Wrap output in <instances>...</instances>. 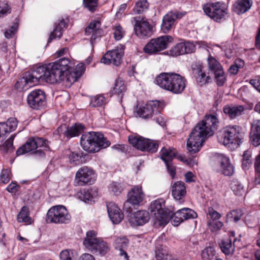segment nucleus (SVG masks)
Returning a JSON list of instances; mask_svg holds the SVG:
<instances>
[{
  "instance_id": "f8f14e48",
  "label": "nucleus",
  "mask_w": 260,
  "mask_h": 260,
  "mask_svg": "<svg viewBox=\"0 0 260 260\" xmlns=\"http://www.w3.org/2000/svg\"><path fill=\"white\" fill-rule=\"evenodd\" d=\"M145 194L141 185L134 186L128 192L127 201L124 203L123 207L126 212H131L132 209L129 205H139L143 201Z\"/></svg>"
},
{
  "instance_id": "864d4df0",
  "label": "nucleus",
  "mask_w": 260,
  "mask_h": 260,
  "mask_svg": "<svg viewBox=\"0 0 260 260\" xmlns=\"http://www.w3.org/2000/svg\"><path fill=\"white\" fill-rule=\"evenodd\" d=\"M5 124L7 125L5 130L7 131V133H8L15 130L17 126V121L15 118L11 117L7 122H5Z\"/></svg>"
},
{
  "instance_id": "72a5a7b5",
  "label": "nucleus",
  "mask_w": 260,
  "mask_h": 260,
  "mask_svg": "<svg viewBox=\"0 0 260 260\" xmlns=\"http://www.w3.org/2000/svg\"><path fill=\"white\" fill-rule=\"evenodd\" d=\"M86 154L79 151L78 152H71L69 154V159L71 164L74 165H79L85 162Z\"/></svg>"
},
{
  "instance_id": "603ef678",
  "label": "nucleus",
  "mask_w": 260,
  "mask_h": 260,
  "mask_svg": "<svg viewBox=\"0 0 260 260\" xmlns=\"http://www.w3.org/2000/svg\"><path fill=\"white\" fill-rule=\"evenodd\" d=\"M244 62L243 60L241 59H237L236 60L235 64L232 65L229 69V72L231 75L236 74L239 71V69L243 67Z\"/></svg>"
},
{
  "instance_id": "f03ea898",
  "label": "nucleus",
  "mask_w": 260,
  "mask_h": 260,
  "mask_svg": "<svg viewBox=\"0 0 260 260\" xmlns=\"http://www.w3.org/2000/svg\"><path fill=\"white\" fill-rule=\"evenodd\" d=\"M45 68L47 69V76L51 80V82H47L49 84L62 81L70 86L79 78L68 58H61L54 62L45 64Z\"/></svg>"
},
{
  "instance_id": "79ce46f5",
  "label": "nucleus",
  "mask_w": 260,
  "mask_h": 260,
  "mask_svg": "<svg viewBox=\"0 0 260 260\" xmlns=\"http://www.w3.org/2000/svg\"><path fill=\"white\" fill-rule=\"evenodd\" d=\"M149 7L147 0H137L134 11L137 14H141L146 11Z\"/></svg>"
},
{
  "instance_id": "dca6fc26",
  "label": "nucleus",
  "mask_w": 260,
  "mask_h": 260,
  "mask_svg": "<svg viewBox=\"0 0 260 260\" xmlns=\"http://www.w3.org/2000/svg\"><path fill=\"white\" fill-rule=\"evenodd\" d=\"M45 92L40 89H36L30 92L27 95V102L32 109H40L45 105Z\"/></svg>"
},
{
  "instance_id": "3c124183",
  "label": "nucleus",
  "mask_w": 260,
  "mask_h": 260,
  "mask_svg": "<svg viewBox=\"0 0 260 260\" xmlns=\"http://www.w3.org/2000/svg\"><path fill=\"white\" fill-rule=\"evenodd\" d=\"M11 177V171L7 169H3L2 170L0 174V182L7 184L10 181Z\"/></svg>"
},
{
  "instance_id": "de8ad7c7",
  "label": "nucleus",
  "mask_w": 260,
  "mask_h": 260,
  "mask_svg": "<svg viewBox=\"0 0 260 260\" xmlns=\"http://www.w3.org/2000/svg\"><path fill=\"white\" fill-rule=\"evenodd\" d=\"M106 103V100L103 95H97L90 99V105L92 107H101Z\"/></svg>"
},
{
  "instance_id": "a19ab883",
  "label": "nucleus",
  "mask_w": 260,
  "mask_h": 260,
  "mask_svg": "<svg viewBox=\"0 0 260 260\" xmlns=\"http://www.w3.org/2000/svg\"><path fill=\"white\" fill-rule=\"evenodd\" d=\"M123 188V185L117 182H113L108 186L109 192L114 195H118L121 193Z\"/></svg>"
},
{
  "instance_id": "4d7b16f0",
  "label": "nucleus",
  "mask_w": 260,
  "mask_h": 260,
  "mask_svg": "<svg viewBox=\"0 0 260 260\" xmlns=\"http://www.w3.org/2000/svg\"><path fill=\"white\" fill-rule=\"evenodd\" d=\"M15 135H12L3 144L4 150L6 152L12 151L14 150L13 141Z\"/></svg>"
},
{
  "instance_id": "cd10ccee",
  "label": "nucleus",
  "mask_w": 260,
  "mask_h": 260,
  "mask_svg": "<svg viewBox=\"0 0 260 260\" xmlns=\"http://www.w3.org/2000/svg\"><path fill=\"white\" fill-rule=\"evenodd\" d=\"M101 238L98 237L96 232L93 230L89 231L86 234V237L83 243V245L89 251H93Z\"/></svg>"
},
{
  "instance_id": "a211bd4d",
  "label": "nucleus",
  "mask_w": 260,
  "mask_h": 260,
  "mask_svg": "<svg viewBox=\"0 0 260 260\" xmlns=\"http://www.w3.org/2000/svg\"><path fill=\"white\" fill-rule=\"evenodd\" d=\"M185 15V13L179 11H170L166 14L162 19L161 25V29L164 33L168 32L174 25L177 19L182 18Z\"/></svg>"
},
{
  "instance_id": "37998d69",
  "label": "nucleus",
  "mask_w": 260,
  "mask_h": 260,
  "mask_svg": "<svg viewBox=\"0 0 260 260\" xmlns=\"http://www.w3.org/2000/svg\"><path fill=\"white\" fill-rule=\"evenodd\" d=\"M125 86L123 80L118 79L116 80L114 86L112 89L113 94L120 95L125 90Z\"/></svg>"
},
{
  "instance_id": "49530a36",
  "label": "nucleus",
  "mask_w": 260,
  "mask_h": 260,
  "mask_svg": "<svg viewBox=\"0 0 260 260\" xmlns=\"http://www.w3.org/2000/svg\"><path fill=\"white\" fill-rule=\"evenodd\" d=\"M215 255V251L213 247L209 246L205 248L202 253L203 260H212Z\"/></svg>"
},
{
  "instance_id": "2eb2a0df",
  "label": "nucleus",
  "mask_w": 260,
  "mask_h": 260,
  "mask_svg": "<svg viewBox=\"0 0 260 260\" xmlns=\"http://www.w3.org/2000/svg\"><path fill=\"white\" fill-rule=\"evenodd\" d=\"M95 179L94 171L86 166L81 168L76 173L75 181L78 186L91 184Z\"/></svg>"
},
{
  "instance_id": "c03bdc74",
  "label": "nucleus",
  "mask_w": 260,
  "mask_h": 260,
  "mask_svg": "<svg viewBox=\"0 0 260 260\" xmlns=\"http://www.w3.org/2000/svg\"><path fill=\"white\" fill-rule=\"evenodd\" d=\"M242 215V210L239 209L233 210L226 215V222H236L240 220Z\"/></svg>"
},
{
  "instance_id": "338daca9",
  "label": "nucleus",
  "mask_w": 260,
  "mask_h": 260,
  "mask_svg": "<svg viewBox=\"0 0 260 260\" xmlns=\"http://www.w3.org/2000/svg\"><path fill=\"white\" fill-rule=\"evenodd\" d=\"M208 224L212 231L218 230L223 225L222 222L220 221H216L213 223H211L210 222H208Z\"/></svg>"
},
{
  "instance_id": "9b49d317",
  "label": "nucleus",
  "mask_w": 260,
  "mask_h": 260,
  "mask_svg": "<svg viewBox=\"0 0 260 260\" xmlns=\"http://www.w3.org/2000/svg\"><path fill=\"white\" fill-rule=\"evenodd\" d=\"M129 143L136 148L143 151L154 153L158 147L157 141L145 139L139 136H131L128 137Z\"/></svg>"
},
{
  "instance_id": "423d86ee",
  "label": "nucleus",
  "mask_w": 260,
  "mask_h": 260,
  "mask_svg": "<svg viewBox=\"0 0 260 260\" xmlns=\"http://www.w3.org/2000/svg\"><path fill=\"white\" fill-rule=\"evenodd\" d=\"M218 142L231 150L238 148L242 143L241 127L229 125L221 130L217 136Z\"/></svg>"
},
{
  "instance_id": "bb28decb",
  "label": "nucleus",
  "mask_w": 260,
  "mask_h": 260,
  "mask_svg": "<svg viewBox=\"0 0 260 260\" xmlns=\"http://www.w3.org/2000/svg\"><path fill=\"white\" fill-rule=\"evenodd\" d=\"M194 49L192 44L189 42L180 43L172 47L169 51L172 56H178L185 53H191Z\"/></svg>"
},
{
  "instance_id": "69168bd1",
  "label": "nucleus",
  "mask_w": 260,
  "mask_h": 260,
  "mask_svg": "<svg viewBox=\"0 0 260 260\" xmlns=\"http://www.w3.org/2000/svg\"><path fill=\"white\" fill-rule=\"evenodd\" d=\"M165 164L169 173L172 178H174L176 174L175 167L172 165L171 161Z\"/></svg>"
},
{
  "instance_id": "5fc2aeb1",
  "label": "nucleus",
  "mask_w": 260,
  "mask_h": 260,
  "mask_svg": "<svg viewBox=\"0 0 260 260\" xmlns=\"http://www.w3.org/2000/svg\"><path fill=\"white\" fill-rule=\"evenodd\" d=\"M83 6L90 12H94L98 6V0H83Z\"/></svg>"
},
{
  "instance_id": "39448f33",
  "label": "nucleus",
  "mask_w": 260,
  "mask_h": 260,
  "mask_svg": "<svg viewBox=\"0 0 260 260\" xmlns=\"http://www.w3.org/2000/svg\"><path fill=\"white\" fill-rule=\"evenodd\" d=\"M110 144V142L99 132H90L83 135L81 138V146L88 152H98L101 149L107 148Z\"/></svg>"
},
{
  "instance_id": "09e8293b",
  "label": "nucleus",
  "mask_w": 260,
  "mask_h": 260,
  "mask_svg": "<svg viewBox=\"0 0 260 260\" xmlns=\"http://www.w3.org/2000/svg\"><path fill=\"white\" fill-rule=\"evenodd\" d=\"M75 251L71 249L62 250L59 255L60 260H75Z\"/></svg>"
},
{
  "instance_id": "052dcab7",
  "label": "nucleus",
  "mask_w": 260,
  "mask_h": 260,
  "mask_svg": "<svg viewBox=\"0 0 260 260\" xmlns=\"http://www.w3.org/2000/svg\"><path fill=\"white\" fill-rule=\"evenodd\" d=\"M48 147L46 149L44 147H41L38 148L37 150H34L31 154L34 156L36 158L40 159L44 158L45 157V153L44 152L45 150H47Z\"/></svg>"
},
{
  "instance_id": "a18cd8bd",
  "label": "nucleus",
  "mask_w": 260,
  "mask_h": 260,
  "mask_svg": "<svg viewBox=\"0 0 260 260\" xmlns=\"http://www.w3.org/2000/svg\"><path fill=\"white\" fill-rule=\"evenodd\" d=\"M208 63L209 69L214 73L223 69L220 63L213 56H210L208 58Z\"/></svg>"
},
{
  "instance_id": "13d9d810",
  "label": "nucleus",
  "mask_w": 260,
  "mask_h": 260,
  "mask_svg": "<svg viewBox=\"0 0 260 260\" xmlns=\"http://www.w3.org/2000/svg\"><path fill=\"white\" fill-rule=\"evenodd\" d=\"M255 181L260 184V153L256 157L255 162Z\"/></svg>"
},
{
  "instance_id": "0eeeda50",
  "label": "nucleus",
  "mask_w": 260,
  "mask_h": 260,
  "mask_svg": "<svg viewBox=\"0 0 260 260\" xmlns=\"http://www.w3.org/2000/svg\"><path fill=\"white\" fill-rule=\"evenodd\" d=\"M149 210L154 215V223L159 226L166 225L172 216V212L165 208V201L162 199L152 202Z\"/></svg>"
},
{
  "instance_id": "e2e57ef3",
  "label": "nucleus",
  "mask_w": 260,
  "mask_h": 260,
  "mask_svg": "<svg viewBox=\"0 0 260 260\" xmlns=\"http://www.w3.org/2000/svg\"><path fill=\"white\" fill-rule=\"evenodd\" d=\"M208 215L213 220L219 219L221 217V215L218 212L215 211L213 208H208Z\"/></svg>"
},
{
  "instance_id": "4c0bfd02",
  "label": "nucleus",
  "mask_w": 260,
  "mask_h": 260,
  "mask_svg": "<svg viewBox=\"0 0 260 260\" xmlns=\"http://www.w3.org/2000/svg\"><path fill=\"white\" fill-rule=\"evenodd\" d=\"M67 27V23L62 20L58 23V25L54 29L53 31L51 33L48 42H50L56 38H60L63 31V28Z\"/></svg>"
},
{
  "instance_id": "6e6552de",
  "label": "nucleus",
  "mask_w": 260,
  "mask_h": 260,
  "mask_svg": "<svg viewBox=\"0 0 260 260\" xmlns=\"http://www.w3.org/2000/svg\"><path fill=\"white\" fill-rule=\"evenodd\" d=\"M71 219V216L67 208L62 205L55 206L48 211L46 221L58 224L68 223Z\"/></svg>"
},
{
  "instance_id": "8fccbe9b",
  "label": "nucleus",
  "mask_w": 260,
  "mask_h": 260,
  "mask_svg": "<svg viewBox=\"0 0 260 260\" xmlns=\"http://www.w3.org/2000/svg\"><path fill=\"white\" fill-rule=\"evenodd\" d=\"M215 75V80L219 86H222L223 85L226 81V77L223 70H219L217 72L214 73Z\"/></svg>"
},
{
  "instance_id": "7ed1b4c3",
  "label": "nucleus",
  "mask_w": 260,
  "mask_h": 260,
  "mask_svg": "<svg viewBox=\"0 0 260 260\" xmlns=\"http://www.w3.org/2000/svg\"><path fill=\"white\" fill-rule=\"evenodd\" d=\"M156 84L160 88L174 94H179L184 90L186 80L180 75L173 73H162L157 76Z\"/></svg>"
},
{
  "instance_id": "0e129e2a",
  "label": "nucleus",
  "mask_w": 260,
  "mask_h": 260,
  "mask_svg": "<svg viewBox=\"0 0 260 260\" xmlns=\"http://www.w3.org/2000/svg\"><path fill=\"white\" fill-rule=\"evenodd\" d=\"M74 72H76V74L80 78L83 74V73L84 72L85 70V67L83 63H79L76 66L75 68H74Z\"/></svg>"
},
{
  "instance_id": "ea45409f",
  "label": "nucleus",
  "mask_w": 260,
  "mask_h": 260,
  "mask_svg": "<svg viewBox=\"0 0 260 260\" xmlns=\"http://www.w3.org/2000/svg\"><path fill=\"white\" fill-rule=\"evenodd\" d=\"M231 187L234 193L237 196H241L246 192L243 185L237 180L232 181Z\"/></svg>"
},
{
  "instance_id": "f3484780",
  "label": "nucleus",
  "mask_w": 260,
  "mask_h": 260,
  "mask_svg": "<svg viewBox=\"0 0 260 260\" xmlns=\"http://www.w3.org/2000/svg\"><path fill=\"white\" fill-rule=\"evenodd\" d=\"M159 102L158 101H150L137 109V115L144 119L149 118L152 117L153 114L159 112Z\"/></svg>"
},
{
  "instance_id": "4be33fe9",
  "label": "nucleus",
  "mask_w": 260,
  "mask_h": 260,
  "mask_svg": "<svg viewBox=\"0 0 260 260\" xmlns=\"http://www.w3.org/2000/svg\"><path fill=\"white\" fill-rule=\"evenodd\" d=\"M84 126L81 124H75L71 127H67L66 124L60 126L57 128L59 135H63L68 138L78 136L83 131Z\"/></svg>"
},
{
  "instance_id": "6ab92c4d",
  "label": "nucleus",
  "mask_w": 260,
  "mask_h": 260,
  "mask_svg": "<svg viewBox=\"0 0 260 260\" xmlns=\"http://www.w3.org/2000/svg\"><path fill=\"white\" fill-rule=\"evenodd\" d=\"M135 19L136 23L134 29L136 35L140 38L150 37L151 35L152 28L149 22L144 18Z\"/></svg>"
},
{
  "instance_id": "c756f323",
  "label": "nucleus",
  "mask_w": 260,
  "mask_h": 260,
  "mask_svg": "<svg viewBox=\"0 0 260 260\" xmlns=\"http://www.w3.org/2000/svg\"><path fill=\"white\" fill-rule=\"evenodd\" d=\"M101 22L98 20H94L90 22L85 28V33L87 35H91V39L95 40L101 34Z\"/></svg>"
},
{
  "instance_id": "c9c22d12",
  "label": "nucleus",
  "mask_w": 260,
  "mask_h": 260,
  "mask_svg": "<svg viewBox=\"0 0 260 260\" xmlns=\"http://www.w3.org/2000/svg\"><path fill=\"white\" fill-rule=\"evenodd\" d=\"M219 245L222 252L226 255H231L233 253L235 247L232 244L231 239H223L221 241Z\"/></svg>"
},
{
  "instance_id": "4468645a",
  "label": "nucleus",
  "mask_w": 260,
  "mask_h": 260,
  "mask_svg": "<svg viewBox=\"0 0 260 260\" xmlns=\"http://www.w3.org/2000/svg\"><path fill=\"white\" fill-rule=\"evenodd\" d=\"M123 54L124 48L120 45L114 49L108 51L101 58V61L104 64H113L115 66H118L121 63Z\"/></svg>"
},
{
  "instance_id": "bf43d9fd",
  "label": "nucleus",
  "mask_w": 260,
  "mask_h": 260,
  "mask_svg": "<svg viewBox=\"0 0 260 260\" xmlns=\"http://www.w3.org/2000/svg\"><path fill=\"white\" fill-rule=\"evenodd\" d=\"M98 196V191L96 189L91 188L85 192L84 198L87 200H91Z\"/></svg>"
},
{
  "instance_id": "5701e85b",
  "label": "nucleus",
  "mask_w": 260,
  "mask_h": 260,
  "mask_svg": "<svg viewBox=\"0 0 260 260\" xmlns=\"http://www.w3.org/2000/svg\"><path fill=\"white\" fill-rule=\"evenodd\" d=\"M215 162L220 167L221 171L226 176L232 175L234 168L230 163V159L222 154H218L215 157Z\"/></svg>"
},
{
  "instance_id": "7c9ffc66",
  "label": "nucleus",
  "mask_w": 260,
  "mask_h": 260,
  "mask_svg": "<svg viewBox=\"0 0 260 260\" xmlns=\"http://www.w3.org/2000/svg\"><path fill=\"white\" fill-rule=\"evenodd\" d=\"M197 67L196 69L192 68V73L196 78L197 82L201 86H203L208 83L211 78L209 76L206 75L201 66Z\"/></svg>"
},
{
  "instance_id": "2f4dec72",
  "label": "nucleus",
  "mask_w": 260,
  "mask_h": 260,
  "mask_svg": "<svg viewBox=\"0 0 260 260\" xmlns=\"http://www.w3.org/2000/svg\"><path fill=\"white\" fill-rule=\"evenodd\" d=\"M244 110L245 108L242 105H226L223 108L224 113L231 119L235 118L241 115Z\"/></svg>"
},
{
  "instance_id": "473e14b6",
  "label": "nucleus",
  "mask_w": 260,
  "mask_h": 260,
  "mask_svg": "<svg viewBox=\"0 0 260 260\" xmlns=\"http://www.w3.org/2000/svg\"><path fill=\"white\" fill-rule=\"evenodd\" d=\"M251 0H237L233 6L234 11L238 14L247 12L251 7Z\"/></svg>"
},
{
  "instance_id": "9d476101",
  "label": "nucleus",
  "mask_w": 260,
  "mask_h": 260,
  "mask_svg": "<svg viewBox=\"0 0 260 260\" xmlns=\"http://www.w3.org/2000/svg\"><path fill=\"white\" fill-rule=\"evenodd\" d=\"M204 13L211 19L219 22L224 19L228 13V9L221 2L208 3L203 6Z\"/></svg>"
},
{
  "instance_id": "412c9836",
  "label": "nucleus",
  "mask_w": 260,
  "mask_h": 260,
  "mask_svg": "<svg viewBox=\"0 0 260 260\" xmlns=\"http://www.w3.org/2000/svg\"><path fill=\"white\" fill-rule=\"evenodd\" d=\"M149 213L146 210H139L132 214L128 219L132 226H141L149 221Z\"/></svg>"
},
{
  "instance_id": "a878e982",
  "label": "nucleus",
  "mask_w": 260,
  "mask_h": 260,
  "mask_svg": "<svg viewBox=\"0 0 260 260\" xmlns=\"http://www.w3.org/2000/svg\"><path fill=\"white\" fill-rule=\"evenodd\" d=\"M172 195L174 199L183 203L184 202L183 198L186 193V188L185 183L182 181H177L173 183L172 186Z\"/></svg>"
},
{
  "instance_id": "f257e3e1",
  "label": "nucleus",
  "mask_w": 260,
  "mask_h": 260,
  "mask_svg": "<svg viewBox=\"0 0 260 260\" xmlns=\"http://www.w3.org/2000/svg\"><path fill=\"white\" fill-rule=\"evenodd\" d=\"M219 124L218 114L206 115L192 129L187 142V148L190 155L199 151L202 144L207 137L213 135Z\"/></svg>"
},
{
  "instance_id": "b1692460",
  "label": "nucleus",
  "mask_w": 260,
  "mask_h": 260,
  "mask_svg": "<svg viewBox=\"0 0 260 260\" xmlns=\"http://www.w3.org/2000/svg\"><path fill=\"white\" fill-rule=\"evenodd\" d=\"M129 240L125 236L116 237L113 241L115 249L119 251V255L123 256L125 260H129V256L126 252Z\"/></svg>"
},
{
  "instance_id": "774afa93",
  "label": "nucleus",
  "mask_w": 260,
  "mask_h": 260,
  "mask_svg": "<svg viewBox=\"0 0 260 260\" xmlns=\"http://www.w3.org/2000/svg\"><path fill=\"white\" fill-rule=\"evenodd\" d=\"M17 30V27L16 26H11L10 29L5 32V36L6 38L9 39L12 38L15 34V32Z\"/></svg>"
},
{
  "instance_id": "1a4fd4ad",
  "label": "nucleus",
  "mask_w": 260,
  "mask_h": 260,
  "mask_svg": "<svg viewBox=\"0 0 260 260\" xmlns=\"http://www.w3.org/2000/svg\"><path fill=\"white\" fill-rule=\"evenodd\" d=\"M173 41V38L169 35H165L151 39L143 48V51L147 54H156L167 49L169 44Z\"/></svg>"
},
{
  "instance_id": "c85d7f7f",
  "label": "nucleus",
  "mask_w": 260,
  "mask_h": 260,
  "mask_svg": "<svg viewBox=\"0 0 260 260\" xmlns=\"http://www.w3.org/2000/svg\"><path fill=\"white\" fill-rule=\"evenodd\" d=\"M250 139L254 146L260 145V119L254 120L251 123Z\"/></svg>"
},
{
  "instance_id": "393cba45",
  "label": "nucleus",
  "mask_w": 260,
  "mask_h": 260,
  "mask_svg": "<svg viewBox=\"0 0 260 260\" xmlns=\"http://www.w3.org/2000/svg\"><path fill=\"white\" fill-rule=\"evenodd\" d=\"M107 208L109 216L113 223L118 224L122 220L123 214L114 203H108Z\"/></svg>"
},
{
  "instance_id": "6e6d98bb",
  "label": "nucleus",
  "mask_w": 260,
  "mask_h": 260,
  "mask_svg": "<svg viewBox=\"0 0 260 260\" xmlns=\"http://www.w3.org/2000/svg\"><path fill=\"white\" fill-rule=\"evenodd\" d=\"M114 38L116 41L120 40L124 35V31L122 27L119 25H115L113 28Z\"/></svg>"
},
{
  "instance_id": "58836bf2",
  "label": "nucleus",
  "mask_w": 260,
  "mask_h": 260,
  "mask_svg": "<svg viewBox=\"0 0 260 260\" xmlns=\"http://www.w3.org/2000/svg\"><path fill=\"white\" fill-rule=\"evenodd\" d=\"M110 250L109 244L103 239L101 238L93 249L94 252L104 255Z\"/></svg>"
},
{
  "instance_id": "20e7f679",
  "label": "nucleus",
  "mask_w": 260,
  "mask_h": 260,
  "mask_svg": "<svg viewBox=\"0 0 260 260\" xmlns=\"http://www.w3.org/2000/svg\"><path fill=\"white\" fill-rule=\"evenodd\" d=\"M45 64L39 66L31 72H26L15 84V88L19 91L26 90L39 82H51L50 78L46 75Z\"/></svg>"
},
{
  "instance_id": "ddd939ff",
  "label": "nucleus",
  "mask_w": 260,
  "mask_h": 260,
  "mask_svg": "<svg viewBox=\"0 0 260 260\" xmlns=\"http://www.w3.org/2000/svg\"><path fill=\"white\" fill-rule=\"evenodd\" d=\"M47 148L46 140L39 137L30 138L28 139L24 145L20 147L16 151L18 156L26 153H31L39 148Z\"/></svg>"
},
{
  "instance_id": "e433bc0d",
  "label": "nucleus",
  "mask_w": 260,
  "mask_h": 260,
  "mask_svg": "<svg viewBox=\"0 0 260 260\" xmlns=\"http://www.w3.org/2000/svg\"><path fill=\"white\" fill-rule=\"evenodd\" d=\"M177 151L174 149L166 148L164 147L160 152L161 158L165 161L168 162L172 161V159L175 157Z\"/></svg>"
},
{
  "instance_id": "f704fd0d",
  "label": "nucleus",
  "mask_w": 260,
  "mask_h": 260,
  "mask_svg": "<svg viewBox=\"0 0 260 260\" xmlns=\"http://www.w3.org/2000/svg\"><path fill=\"white\" fill-rule=\"evenodd\" d=\"M17 221L19 222H24L26 224H30L32 220L29 216V209L26 206H23L21 208L17 217Z\"/></svg>"
},
{
  "instance_id": "aec40b11",
  "label": "nucleus",
  "mask_w": 260,
  "mask_h": 260,
  "mask_svg": "<svg viewBox=\"0 0 260 260\" xmlns=\"http://www.w3.org/2000/svg\"><path fill=\"white\" fill-rule=\"evenodd\" d=\"M197 213L192 210L188 208H184L178 210L175 213H172L171 218L173 219L174 225L177 226L184 220L197 217Z\"/></svg>"
},
{
  "instance_id": "680f3d73",
  "label": "nucleus",
  "mask_w": 260,
  "mask_h": 260,
  "mask_svg": "<svg viewBox=\"0 0 260 260\" xmlns=\"http://www.w3.org/2000/svg\"><path fill=\"white\" fill-rule=\"evenodd\" d=\"M10 13V8L7 3L0 1V17Z\"/></svg>"
}]
</instances>
